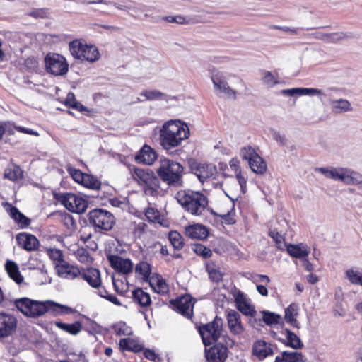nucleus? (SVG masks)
Wrapping results in <instances>:
<instances>
[{"mask_svg":"<svg viewBox=\"0 0 362 362\" xmlns=\"http://www.w3.org/2000/svg\"><path fill=\"white\" fill-rule=\"evenodd\" d=\"M169 240L172 244L173 247L175 250L181 249L183 245V238L182 235L177 231H171L169 233Z\"/></svg>","mask_w":362,"mask_h":362,"instance_id":"43","label":"nucleus"},{"mask_svg":"<svg viewBox=\"0 0 362 362\" xmlns=\"http://www.w3.org/2000/svg\"><path fill=\"white\" fill-rule=\"evenodd\" d=\"M240 156L243 160H247L248 163L255 159L259 154L255 151V148L250 146H247L241 148Z\"/></svg>","mask_w":362,"mask_h":362,"instance_id":"44","label":"nucleus"},{"mask_svg":"<svg viewBox=\"0 0 362 362\" xmlns=\"http://www.w3.org/2000/svg\"><path fill=\"white\" fill-rule=\"evenodd\" d=\"M135 271L136 273L142 275L144 280H146L151 274V267L146 262H141L136 264Z\"/></svg>","mask_w":362,"mask_h":362,"instance_id":"42","label":"nucleus"},{"mask_svg":"<svg viewBox=\"0 0 362 362\" xmlns=\"http://www.w3.org/2000/svg\"><path fill=\"white\" fill-rule=\"evenodd\" d=\"M222 329L223 320L217 316L212 322L199 326V332L204 344L206 346L218 341L221 337Z\"/></svg>","mask_w":362,"mask_h":362,"instance_id":"7","label":"nucleus"},{"mask_svg":"<svg viewBox=\"0 0 362 362\" xmlns=\"http://www.w3.org/2000/svg\"><path fill=\"white\" fill-rule=\"evenodd\" d=\"M237 180L240 186L241 192L243 194H245L247 191V180L246 178L241 174V172H239L236 175Z\"/></svg>","mask_w":362,"mask_h":362,"instance_id":"56","label":"nucleus"},{"mask_svg":"<svg viewBox=\"0 0 362 362\" xmlns=\"http://www.w3.org/2000/svg\"><path fill=\"white\" fill-rule=\"evenodd\" d=\"M189 129L180 120H170L164 123L159 131V142L163 149L170 151L180 146L188 138Z\"/></svg>","mask_w":362,"mask_h":362,"instance_id":"2","label":"nucleus"},{"mask_svg":"<svg viewBox=\"0 0 362 362\" xmlns=\"http://www.w3.org/2000/svg\"><path fill=\"white\" fill-rule=\"evenodd\" d=\"M262 80L264 84L269 87H272L279 83L272 72L268 71H262Z\"/></svg>","mask_w":362,"mask_h":362,"instance_id":"49","label":"nucleus"},{"mask_svg":"<svg viewBox=\"0 0 362 362\" xmlns=\"http://www.w3.org/2000/svg\"><path fill=\"white\" fill-rule=\"evenodd\" d=\"M8 208L7 209V211L20 227L25 228L30 224V219L22 214L18 208L8 204Z\"/></svg>","mask_w":362,"mask_h":362,"instance_id":"25","label":"nucleus"},{"mask_svg":"<svg viewBox=\"0 0 362 362\" xmlns=\"http://www.w3.org/2000/svg\"><path fill=\"white\" fill-rule=\"evenodd\" d=\"M59 199L69 211L74 213L82 214L88 207V202L85 199L73 193L62 194Z\"/></svg>","mask_w":362,"mask_h":362,"instance_id":"11","label":"nucleus"},{"mask_svg":"<svg viewBox=\"0 0 362 362\" xmlns=\"http://www.w3.org/2000/svg\"><path fill=\"white\" fill-rule=\"evenodd\" d=\"M71 54L75 59L94 62L99 59L100 53L94 45L83 44L79 40H74L69 43Z\"/></svg>","mask_w":362,"mask_h":362,"instance_id":"6","label":"nucleus"},{"mask_svg":"<svg viewBox=\"0 0 362 362\" xmlns=\"http://www.w3.org/2000/svg\"><path fill=\"white\" fill-rule=\"evenodd\" d=\"M81 185L92 189H99L101 186V182L93 175L86 174L84 180H83Z\"/></svg>","mask_w":362,"mask_h":362,"instance_id":"41","label":"nucleus"},{"mask_svg":"<svg viewBox=\"0 0 362 362\" xmlns=\"http://www.w3.org/2000/svg\"><path fill=\"white\" fill-rule=\"evenodd\" d=\"M110 4L113 5L117 9L120 10V11H126L127 13H129V11L132 8L131 6H127V5L122 4H119V3H117V2L110 1V4L109 5H110Z\"/></svg>","mask_w":362,"mask_h":362,"instance_id":"60","label":"nucleus"},{"mask_svg":"<svg viewBox=\"0 0 362 362\" xmlns=\"http://www.w3.org/2000/svg\"><path fill=\"white\" fill-rule=\"evenodd\" d=\"M252 353L259 359H264L268 356L273 355L274 351L270 344L264 340H258L254 343Z\"/></svg>","mask_w":362,"mask_h":362,"instance_id":"24","label":"nucleus"},{"mask_svg":"<svg viewBox=\"0 0 362 362\" xmlns=\"http://www.w3.org/2000/svg\"><path fill=\"white\" fill-rule=\"evenodd\" d=\"M269 235L275 241L277 248L283 250L284 237L276 229H270Z\"/></svg>","mask_w":362,"mask_h":362,"instance_id":"50","label":"nucleus"},{"mask_svg":"<svg viewBox=\"0 0 362 362\" xmlns=\"http://www.w3.org/2000/svg\"><path fill=\"white\" fill-rule=\"evenodd\" d=\"M185 235L192 239L204 240L209 235L208 229L202 224L189 226L185 229Z\"/></svg>","mask_w":362,"mask_h":362,"instance_id":"23","label":"nucleus"},{"mask_svg":"<svg viewBox=\"0 0 362 362\" xmlns=\"http://www.w3.org/2000/svg\"><path fill=\"white\" fill-rule=\"evenodd\" d=\"M226 338V345L222 343H218L214 346L211 347L209 351L206 353V358L209 362H224L227 358L228 346H232L233 341L228 337H223Z\"/></svg>","mask_w":362,"mask_h":362,"instance_id":"12","label":"nucleus"},{"mask_svg":"<svg viewBox=\"0 0 362 362\" xmlns=\"http://www.w3.org/2000/svg\"><path fill=\"white\" fill-rule=\"evenodd\" d=\"M286 346H290L294 349H299L303 348V344L300 339L291 330L286 329Z\"/></svg>","mask_w":362,"mask_h":362,"instance_id":"38","label":"nucleus"},{"mask_svg":"<svg viewBox=\"0 0 362 362\" xmlns=\"http://www.w3.org/2000/svg\"><path fill=\"white\" fill-rule=\"evenodd\" d=\"M173 308L182 315L191 318L193 314V307L194 302L189 295L182 296L176 299L170 300Z\"/></svg>","mask_w":362,"mask_h":362,"instance_id":"13","label":"nucleus"},{"mask_svg":"<svg viewBox=\"0 0 362 362\" xmlns=\"http://www.w3.org/2000/svg\"><path fill=\"white\" fill-rule=\"evenodd\" d=\"M57 274L59 276L69 279H74L78 276L80 270L66 262L55 265Z\"/></svg>","mask_w":362,"mask_h":362,"instance_id":"22","label":"nucleus"},{"mask_svg":"<svg viewBox=\"0 0 362 362\" xmlns=\"http://www.w3.org/2000/svg\"><path fill=\"white\" fill-rule=\"evenodd\" d=\"M132 297L134 300L142 307H146L151 303L150 295L144 292L141 288L133 291Z\"/></svg>","mask_w":362,"mask_h":362,"instance_id":"34","label":"nucleus"},{"mask_svg":"<svg viewBox=\"0 0 362 362\" xmlns=\"http://www.w3.org/2000/svg\"><path fill=\"white\" fill-rule=\"evenodd\" d=\"M192 250L203 258H209L212 255L211 250L202 244H194L192 246Z\"/></svg>","mask_w":362,"mask_h":362,"instance_id":"48","label":"nucleus"},{"mask_svg":"<svg viewBox=\"0 0 362 362\" xmlns=\"http://www.w3.org/2000/svg\"><path fill=\"white\" fill-rule=\"evenodd\" d=\"M354 35L352 33L337 32L327 33L326 43H337L338 42L344 40L354 38Z\"/></svg>","mask_w":362,"mask_h":362,"instance_id":"37","label":"nucleus"},{"mask_svg":"<svg viewBox=\"0 0 362 362\" xmlns=\"http://www.w3.org/2000/svg\"><path fill=\"white\" fill-rule=\"evenodd\" d=\"M107 259L110 266L117 272L126 274L132 272L133 264L129 259H123L115 255H108Z\"/></svg>","mask_w":362,"mask_h":362,"instance_id":"15","label":"nucleus"},{"mask_svg":"<svg viewBox=\"0 0 362 362\" xmlns=\"http://www.w3.org/2000/svg\"><path fill=\"white\" fill-rule=\"evenodd\" d=\"M281 93L284 95L291 97L298 95H325V94L321 89L313 88H293L290 89H283Z\"/></svg>","mask_w":362,"mask_h":362,"instance_id":"19","label":"nucleus"},{"mask_svg":"<svg viewBox=\"0 0 362 362\" xmlns=\"http://www.w3.org/2000/svg\"><path fill=\"white\" fill-rule=\"evenodd\" d=\"M47 11L45 9H35L28 13V16L35 18H45L47 17Z\"/></svg>","mask_w":362,"mask_h":362,"instance_id":"55","label":"nucleus"},{"mask_svg":"<svg viewBox=\"0 0 362 362\" xmlns=\"http://www.w3.org/2000/svg\"><path fill=\"white\" fill-rule=\"evenodd\" d=\"M175 198L185 211L194 216H201L208 206L207 197L198 191L180 190Z\"/></svg>","mask_w":362,"mask_h":362,"instance_id":"3","label":"nucleus"},{"mask_svg":"<svg viewBox=\"0 0 362 362\" xmlns=\"http://www.w3.org/2000/svg\"><path fill=\"white\" fill-rule=\"evenodd\" d=\"M134 174L146 185V192H149L151 195H154L158 192L159 189L164 191L161 188L159 176H156L153 170L149 168L141 169L134 168Z\"/></svg>","mask_w":362,"mask_h":362,"instance_id":"9","label":"nucleus"},{"mask_svg":"<svg viewBox=\"0 0 362 362\" xmlns=\"http://www.w3.org/2000/svg\"><path fill=\"white\" fill-rule=\"evenodd\" d=\"M47 72L54 76H63L69 70V64L65 59L58 54H48L45 58Z\"/></svg>","mask_w":362,"mask_h":362,"instance_id":"10","label":"nucleus"},{"mask_svg":"<svg viewBox=\"0 0 362 362\" xmlns=\"http://www.w3.org/2000/svg\"><path fill=\"white\" fill-rule=\"evenodd\" d=\"M235 301L236 306H238V305H240V303H244L247 301V300L245 297L244 293L241 291H238L235 296Z\"/></svg>","mask_w":362,"mask_h":362,"instance_id":"64","label":"nucleus"},{"mask_svg":"<svg viewBox=\"0 0 362 362\" xmlns=\"http://www.w3.org/2000/svg\"><path fill=\"white\" fill-rule=\"evenodd\" d=\"M17 322L14 315L0 313V339L12 336L16 331Z\"/></svg>","mask_w":362,"mask_h":362,"instance_id":"14","label":"nucleus"},{"mask_svg":"<svg viewBox=\"0 0 362 362\" xmlns=\"http://www.w3.org/2000/svg\"><path fill=\"white\" fill-rule=\"evenodd\" d=\"M78 2L86 4H105L108 5L110 4V1L107 0H80Z\"/></svg>","mask_w":362,"mask_h":362,"instance_id":"61","label":"nucleus"},{"mask_svg":"<svg viewBox=\"0 0 362 362\" xmlns=\"http://www.w3.org/2000/svg\"><path fill=\"white\" fill-rule=\"evenodd\" d=\"M54 325L59 329L72 335L78 334L82 329V324L79 321H75L74 323L67 324L60 321H56Z\"/></svg>","mask_w":362,"mask_h":362,"instance_id":"32","label":"nucleus"},{"mask_svg":"<svg viewBox=\"0 0 362 362\" xmlns=\"http://www.w3.org/2000/svg\"><path fill=\"white\" fill-rule=\"evenodd\" d=\"M227 322L230 332L235 335L243 333L244 327L240 320V315L238 312L230 310L227 313Z\"/></svg>","mask_w":362,"mask_h":362,"instance_id":"17","label":"nucleus"},{"mask_svg":"<svg viewBox=\"0 0 362 362\" xmlns=\"http://www.w3.org/2000/svg\"><path fill=\"white\" fill-rule=\"evenodd\" d=\"M305 358L300 353L297 351H284L281 356H276L275 362H305Z\"/></svg>","mask_w":362,"mask_h":362,"instance_id":"27","label":"nucleus"},{"mask_svg":"<svg viewBox=\"0 0 362 362\" xmlns=\"http://www.w3.org/2000/svg\"><path fill=\"white\" fill-rule=\"evenodd\" d=\"M326 35H327V33H322L321 31H317V32L310 34V36H311L312 37L317 39V40H322L325 42V40H326Z\"/></svg>","mask_w":362,"mask_h":362,"instance_id":"63","label":"nucleus"},{"mask_svg":"<svg viewBox=\"0 0 362 362\" xmlns=\"http://www.w3.org/2000/svg\"><path fill=\"white\" fill-rule=\"evenodd\" d=\"M156 173L160 179L170 187L183 185L184 167L176 160L165 158L160 159Z\"/></svg>","mask_w":362,"mask_h":362,"instance_id":"4","label":"nucleus"},{"mask_svg":"<svg viewBox=\"0 0 362 362\" xmlns=\"http://www.w3.org/2000/svg\"><path fill=\"white\" fill-rule=\"evenodd\" d=\"M145 216L148 221L160 223V214L156 209L153 207L147 208L145 211Z\"/></svg>","mask_w":362,"mask_h":362,"instance_id":"47","label":"nucleus"},{"mask_svg":"<svg viewBox=\"0 0 362 362\" xmlns=\"http://www.w3.org/2000/svg\"><path fill=\"white\" fill-rule=\"evenodd\" d=\"M248 163L251 170L257 174L263 175L267 171V163L260 156H256Z\"/></svg>","mask_w":362,"mask_h":362,"instance_id":"36","label":"nucleus"},{"mask_svg":"<svg viewBox=\"0 0 362 362\" xmlns=\"http://www.w3.org/2000/svg\"><path fill=\"white\" fill-rule=\"evenodd\" d=\"M68 172L76 182L81 184L83 180H84L86 173H82L81 170L74 168H68Z\"/></svg>","mask_w":362,"mask_h":362,"instance_id":"53","label":"nucleus"},{"mask_svg":"<svg viewBox=\"0 0 362 362\" xmlns=\"http://www.w3.org/2000/svg\"><path fill=\"white\" fill-rule=\"evenodd\" d=\"M157 158L156 152L148 145L145 144L135 156L138 163L151 165Z\"/></svg>","mask_w":362,"mask_h":362,"instance_id":"20","label":"nucleus"},{"mask_svg":"<svg viewBox=\"0 0 362 362\" xmlns=\"http://www.w3.org/2000/svg\"><path fill=\"white\" fill-rule=\"evenodd\" d=\"M5 269L8 276L18 284L23 281V277L19 272L18 266L11 260H7L5 264Z\"/></svg>","mask_w":362,"mask_h":362,"instance_id":"30","label":"nucleus"},{"mask_svg":"<svg viewBox=\"0 0 362 362\" xmlns=\"http://www.w3.org/2000/svg\"><path fill=\"white\" fill-rule=\"evenodd\" d=\"M15 129L16 130H18V132H22V133H25V134H28L35 135V136H38L39 135L37 132H35L33 129H27V128H25V127H23L15 126Z\"/></svg>","mask_w":362,"mask_h":362,"instance_id":"62","label":"nucleus"},{"mask_svg":"<svg viewBox=\"0 0 362 362\" xmlns=\"http://www.w3.org/2000/svg\"><path fill=\"white\" fill-rule=\"evenodd\" d=\"M119 344L122 349L135 353L139 352L143 349L141 344L129 338L121 339Z\"/></svg>","mask_w":362,"mask_h":362,"instance_id":"35","label":"nucleus"},{"mask_svg":"<svg viewBox=\"0 0 362 362\" xmlns=\"http://www.w3.org/2000/svg\"><path fill=\"white\" fill-rule=\"evenodd\" d=\"M157 288V292L159 293H165L168 291V286L165 281L162 278L158 279Z\"/></svg>","mask_w":362,"mask_h":362,"instance_id":"58","label":"nucleus"},{"mask_svg":"<svg viewBox=\"0 0 362 362\" xmlns=\"http://www.w3.org/2000/svg\"><path fill=\"white\" fill-rule=\"evenodd\" d=\"M346 275L351 283L356 285H361L362 282V270L358 272L353 269H348Z\"/></svg>","mask_w":362,"mask_h":362,"instance_id":"45","label":"nucleus"},{"mask_svg":"<svg viewBox=\"0 0 362 362\" xmlns=\"http://www.w3.org/2000/svg\"><path fill=\"white\" fill-rule=\"evenodd\" d=\"M331 110L334 114H342L352 110V107L349 100L346 99L332 100Z\"/></svg>","mask_w":362,"mask_h":362,"instance_id":"29","label":"nucleus"},{"mask_svg":"<svg viewBox=\"0 0 362 362\" xmlns=\"http://www.w3.org/2000/svg\"><path fill=\"white\" fill-rule=\"evenodd\" d=\"M236 307L237 309L245 315L252 316L255 313L254 308L249 303H247V301L240 303V304L238 305Z\"/></svg>","mask_w":362,"mask_h":362,"instance_id":"52","label":"nucleus"},{"mask_svg":"<svg viewBox=\"0 0 362 362\" xmlns=\"http://www.w3.org/2000/svg\"><path fill=\"white\" fill-rule=\"evenodd\" d=\"M163 19H164L165 21H166L169 23H176L178 24L185 23V18L182 16H168L163 17Z\"/></svg>","mask_w":362,"mask_h":362,"instance_id":"57","label":"nucleus"},{"mask_svg":"<svg viewBox=\"0 0 362 362\" xmlns=\"http://www.w3.org/2000/svg\"><path fill=\"white\" fill-rule=\"evenodd\" d=\"M140 95L144 96L147 100H165L168 102L170 100H177V96H170L158 90H145Z\"/></svg>","mask_w":362,"mask_h":362,"instance_id":"26","label":"nucleus"},{"mask_svg":"<svg viewBox=\"0 0 362 362\" xmlns=\"http://www.w3.org/2000/svg\"><path fill=\"white\" fill-rule=\"evenodd\" d=\"M298 305L296 303H291L287 308L285 309L284 319L286 322L290 324L293 327L300 328V324L296 320V316L298 313Z\"/></svg>","mask_w":362,"mask_h":362,"instance_id":"28","label":"nucleus"},{"mask_svg":"<svg viewBox=\"0 0 362 362\" xmlns=\"http://www.w3.org/2000/svg\"><path fill=\"white\" fill-rule=\"evenodd\" d=\"M16 241L19 246L27 251L36 250L39 246L37 238L32 234L25 233L18 234Z\"/></svg>","mask_w":362,"mask_h":362,"instance_id":"18","label":"nucleus"},{"mask_svg":"<svg viewBox=\"0 0 362 362\" xmlns=\"http://www.w3.org/2000/svg\"><path fill=\"white\" fill-rule=\"evenodd\" d=\"M78 276L85 280L93 288H96L101 285L100 272L98 269L91 267L82 272L80 271Z\"/></svg>","mask_w":362,"mask_h":362,"instance_id":"21","label":"nucleus"},{"mask_svg":"<svg viewBox=\"0 0 362 362\" xmlns=\"http://www.w3.org/2000/svg\"><path fill=\"white\" fill-rule=\"evenodd\" d=\"M280 315L269 311H262V320L267 325H273L279 323Z\"/></svg>","mask_w":362,"mask_h":362,"instance_id":"46","label":"nucleus"},{"mask_svg":"<svg viewBox=\"0 0 362 362\" xmlns=\"http://www.w3.org/2000/svg\"><path fill=\"white\" fill-rule=\"evenodd\" d=\"M14 305L24 315L29 317H38L47 312H52L54 315L69 314L74 310L66 305L57 303L52 300L37 301L28 298L16 299Z\"/></svg>","mask_w":362,"mask_h":362,"instance_id":"1","label":"nucleus"},{"mask_svg":"<svg viewBox=\"0 0 362 362\" xmlns=\"http://www.w3.org/2000/svg\"><path fill=\"white\" fill-rule=\"evenodd\" d=\"M4 177L11 181L18 180L23 177V172L19 166L6 168L4 173Z\"/></svg>","mask_w":362,"mask_h":362,"instance_id":"39","label":"nucleus"},{"mask_svg":"<svg viewBox=\"0 0 362 362\" xmlns=\"http://www.w3.org/2000/svg\"><path fill=\"white\" fill-rule=\"evenodd\" d=\"M287 252L291 256L299 259H305L309 253L306 246L292 244L287 245Z\"/></svg>","mask_w":362,"mask_h":362,"instance_id":"33","label":"nucleus"},{"mask_svg":"<svg viewBox=\"0 0 362 362\" xmlns=\"http://www.w3.org/2000/svg\"><path fill=\"white\" fill-rule=\"evenodd\" d=\"M206 271L213 282L218 283L222 281L223 274L214 264H207Z\"/></svg>","mask_w":362,"mask_h":362,"instance_id":"40","label":"nucleus"},{"mask_svg":"<svg viewBox=\"0 0 362 362\" xmlns=\"http://www.w3.org/2000/svg\"><path fill=\"white\" fill-rule=\"evenodd\" d=\"M90 223L100 230H110L115 225V217L110 211L103 209H95L89 211Z\"/></svg>","mask_w":362,"mask_h":362,"instance_id":"8","label":"nucleus"},{"mask_svg":"<svg viewBox=\"0 0 362 362\" xmlns=\"http://www.w3.org/2000/svg\"><path fill=\"white\" fill-rule=\"evenodd\" d=\"M211 80L216 90L224 93L229 98L235 99V90L229 87L222 74L219 72L214 73L211 76Z\"/></svg>","mask_w":362,"mask_h":362,"instance_id":"16","label":"nucleus"},{"mask_svg":"<svg viewBox=\"0 0 362 362\" xmlns=\"http://www.w3.org/2000/svg\"><path fill=\"white\" fill-rule=\"evenodd\" d=\"M143 7L144 6L140 4H135L134 6H132V8L130 11H132V13H128L132 18L135 19H140V17L139 16V13H142L144 11Z\"/></svg>","mask_w":362,"mask_h":362,"instance_id":"54","label":"nucleus"},{"mask_svg":"<svg viewBox=\"0 0 362 362\" xmlns=\"http://www.w3.org/2000/svg\"><path fill=\"white\" fill-rule=\"evenodd\" d=\"M47 253L52 260L57 262V264L65 262L63 258L62 252L59 249H48Z\"/></svg>","mask_w":362,"mask_h":362,"instance_id":"51","label":"nucleus"},{"mask_svg":"<svg viewBox=\"0 0 362 362\" xmlns=\"http://www.w3.org/2000/svg\"><path fill=\"white\" fill-rule=\"evenodd\" d=\"M272 136L275 141L279 142L281 145L284 146L286 144L287 140L285 136L281 135L279 132L272 131Z\"/></svg>","mask_w":362,"mask_h":362,"instance_id":"59","label":"nucleus"},{"mask_svg":"<svg viewBox=\"0 0 362 362\" xmlns=\"http://www.w3.org/2000/svg\"><path fill=\"white\" fill-rule=\"evenodd\" d=\"M327 179L340 181L346 185H358L362 183V175L348 168L319 167L315 168Z\"/></svg>","mask_w":362,"mask_h":362,"instance_id":"5","label":"nucleus"},{"mask_svg":"<svg viewBox=\"0 0 362 362\" xmlns=\"http://www.w3.org/2000/svg\"><path fill=\"white\" fill-rule=\"evenodd\" d=\"M214 170V167L211 165L198 163L194 168V173L201 182H204L213 175Z\"/></svg>","mask_w":362,"mask_h":362,"instance_id":"31","label":"nucleus"}]
</instances>
